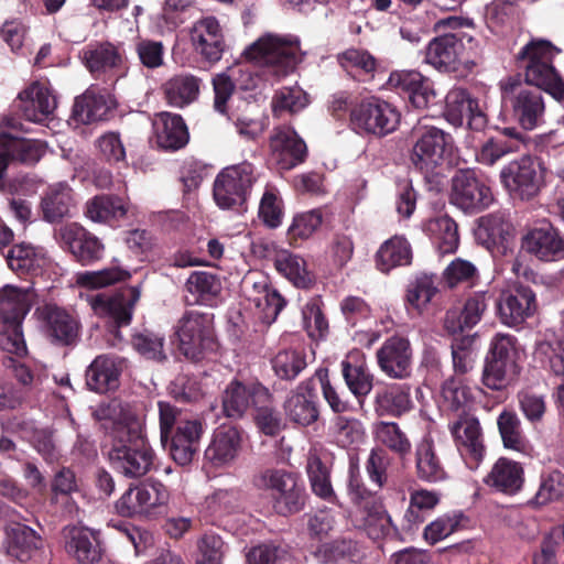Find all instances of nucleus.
<instances>
[{"mask_svg":"<svg viewBox=\"0 0 564 564\" xmlns=\"http://www.w3.org/2000/svg\"><path fill=\"white\" fill-rule=\"evenodd\" d=\"M109 437L108 459L116 471L127 478H141L151 471L155 452L138 417L126 416L115 422Z\"/></svg>","mask_w":564,"mask_h":564,"instance_id":"1","label":"nucleus"},{"mask_svg":"<svg viewBox=\"0 0 564 564\" xmlns=\"http://www.w3.org/2000/svg\"><path fill=\"white\" fill-rule=\"evenodd\" d=\"M554 50L549 41H531L519 51L517 61L524 73V85L543 90L562 101L564 79L553 65Z\"/></svg>","mask_w":564,"mask_h":564,"instance_id":"2","label":"nucleus"},{"mask_svg":"<svg viewBox=\"0 0 564 564\" xmlns=\"http://www.w3.org/2000/svg\"><path fill=\"white\" fill-rule=\"evenodd\" d=\"M253 486L270 492L273 511L290 517L304 510L308 495L299 474L282 468H264L252 477Z\"/></svg>","mask_w":564,"mask_h":564,"instance_id":"3","label":"nucleus"},{"mask_svg":"<svg viewBox=\"0 0 564 564\" xmlns=\"http://www.w3.org/2000/svg\"><path fill=\"white\" fill-rule=\"evenodd\" d=\"M213 313L186 311L177 321L175 335L178 351L188 360L197 362L218 349Z\"/></svg>","mask_w":564,"mask_h":564,"instance_id":"4","label":"nucleus"},{"mask_svg":"<svg viewBox=\"0 0 564 564\" xmlns=\"http://www.w3.org/2000/svg\"><path fill=\"white\" fill-rule=\"evenodd\" d=\"M520 347L516 336L496 334L485 357L481 383L492 391L506 389L520 373Z\"/></svg>","mask_w":564,"mask_h":564,"instance_id":"5","label":"nucleus"},{"mask_svg":"<svg viewBox=\"0 0 564 564\" xmlns=\"http://www.w3.org/2000/svg\"><path fill=\"white\" fill-rule=\"evenodd\" d=\"M411 139L413 142L410 152L412 166L425 178L434 175L452 152L453 138L451 133L419 120L411 130Z\"/></svg>","mask_w":564,"mask_h":564,"instance_id":"6","label":"nucleus"},{"mask_svg":"<svg viewBox=\"0 0 564 564\" xmlns=\"http://www.w3.org/2000/svg\"><path fill=\"white\" fill-rule=\"evenodd\" d=\"M258 176L256 166L248 161L224 167L213 185L216 205L221 209L246 213Z\"/></svg>","mask_w":564,"mask_h":564,"instance_id":"7","label":"nucleus"},{"mask_svg":"<svg viewBox=\"0 0 564 564\" xmlns=\"http://www.w3.org/2000/svg\"><path fill=\"white\" fill-rule=\"evenodd\" d=\"M399 123L397 108L375 96L360 99L350 110V128L360 135L384 138L394 132Z\"/></svg>","mask_w":564,"mask_h":564,"instance_id":"8","label":"nucleus"},{"mask_svg":"<svg viewBox=\"0 0 564 564\" xmlns=\"http://www.w3.org/2000/svg\"><path fill=\"white\" fill-rule=\"evenodd\" d=\"M502 101L522 129L531 131L544 123L545 102L538 88L509 78L502 86Z\"/></svg>","mask_w":564,"mask_h":564,"instance_id":"9","label":"nucleus"},{"mask_svg":"<svg viewBox=\"0 0 564 564\" xmlns=\"http://www.w3.org/2000/svg\"><path fill=\"white\" fill-rule=\"evenodd\" d=\"M473 44L474 37L465 32H445L429 42L424 62L438 72H457L470 62Z\"/></svg>","mask_w":564,"mask_h":564,"instance_id":"10","label":"nucleus"},{"mask_svg":"<svg viewBox=\"0 0 564 564\" xmlns=\"http://www.w3.org/2000/svg\"><path fill=\"white\" fill-rule=\"evenodd\" d=\"M300 43L278 35H267L250 46L243 55L248 61L272 67L276 76L283 77L292 73L301 62Z\"/></svg>","mask_w":564,"mask_h":564,"instance_id":"11","label":"nucleus"},{"mask_svg":"<svg viewBox=\"0 0 564 564\" xmlns=\"http://www.w3.org/2000/svg\"><path fill=\"white\" fill-rule=\"evenodd\" d=\"M495 200L487 180L474 169H459L451 180L449 202L466 214H478Z\"/></svg>","mask_w":564,"mask_h":564,"instance_id":"12","label":"nucleus"},{"mask_svg":"<svg viewBox=\"0 0 564 564\" xmlns=\"http://www.w3.org/2000/svg\"><path fill=\"white\" fill-rule=\"evenodd\" d=\"M499 177L508 194L520 200H530L538 196L544 183L542 166L530 155H522L506 164Z\"/></svg>","mask_w":564,"mask_h":564,"instance_id":"13","label":"nucleus"},{"mask_svg":"<svg viewBox=\"0 0 564 564\" xmlns=\"http://www.w3.org/2000/svg\"><path fill=\"white\" fill-rule=\"evenodd\" d=\"M30 308V295L26 291L10 285L0 291V324L9 334L7 345H11L6 348L15 355L26 352L22 322Z\"/></svg>","mask_w":564,"mask_h":564,"instance_id":"14","label":"nucleus"},{"mask_svg":"<svg viewBox=\"0 0 564 564\" xmlns=\"http://www.w3.org/2000/svg\"><path fill=\"white\" fill-rule=\"evenodd\" d=\"M496 310L501 324L520 329L538 311L536 294L529 285L513 283L500 292Z\"/></svg>","mask_w":564,"mask_h":564,"instance_id":"15","label":"nucleus"},{"mask_svg":"<svg viewBox=\"0 0 564 564\" xmlns=\"http://www.w3.org/2000/svg\"><path fill=\"white\" fill-rule=\"evenodd\" d=\"M272 398L269 389L262 383L231 380L221 393V412L230 420H241L249 408Z\"/></svg>","mask_w":564,"mask_h":564,"instance_id":"16","label":"nucleus"},{"mask_svg":"<svg viewBox=\"0 0 564 564\" xmlns=\"http://www.w3.org/2000/svg\"><path fill=\"white\" fill-rule=\"evenodd\" d=\"M56 236L62 247L83 265H90L104 256L105 246L99 238L77 223L62 226L56 231Z\"/></svg>","mask_w":564,"mask_h":564,"instance_id":"17","label":"nucleus"},{"mask_svg":"<svg viewBox=\"0 0 564 564\" xmlns=\"http://www.w3.org/2000/svg\"><path fill=\"white\" fill-rule=\"evenodd\" d=\"M451 433L467 467L471 470L477 469L486 452L479 420L463 414L451 425Z\"/></svg>","mask_w":564,"mask_h":564,"instance_id":"18","label":"nucleus"},{"mask_svg":"<svg viewBox=\"0 0 564 564\" xmlns=\"http://www.w3.org/2000/svg\"><path fill=\"white\" fill-rule=\"evenodd\" d=\"M271 158L280 170L290 171L305 162L307 145L291 127H276L269 138Z\"/></svg>","mask_w":564,"mask_h":564,"instance_id":"19","label":"nucleus"},{"mask_svg":"<svg viewBox=\"0 0 564 564\" xmlns=\"http://www.w3.org/2000/svg\"><path fill=\"white\" fill-rule=\"evenodd\" d=\"M43 324L46 338L57 346H70L79 336V322L65 308L45 304L35 311Z\"/></svg>","mask_w":564,"mask_h":564,"instance_id":"20","label":"nucleus"},{"mask_svg":"<svg viewBox=\"0 0 564 564\" xmlns=\"http://www.w3.org/2000/svg\"><path fill=\"white\" fill-rule=\"evenodd\" d=\"M376 358L380 370L391 379L403 380L412 373V348L405 337L387 338L376 351Z\"/></svg>","mask_w":564,"mask_h":564,"instance_id":"21","label":"nucleus"},{"mask_svg":"<svg viewBox=\"0 0 564 564\" xmlns=\"http://www.w3.org/2000/svg\"><path fill=\"white\" fill-rule=\"evenodd\" d=\"M521 248L542 262L564 259V236L552 224L530 229L521 239Z\"/></svg>","mask_w":564,"mask_h":564,"instance_id":"22","label":"nucleus"},{"mask_svg":"<svg viewBox=\"0 0 564 564\" xmlns=\"http://www.w3.org/2000/svg\"><path fill=\"white\" fill-rule=\"evenodd\" d=\"M189 37L195 53L204 61L215 64L221 59L226 43L223 28L215 17H203L195 21Z\"/></svg>","mask_w":564,"mask_h":564,"instance_id":"23","label":"nucleus"},{"mask_svg":"<svg viewBox=\"0 0 564 564\" xmlns=\"http://www.w3.org/2000/svg\"><path fill=\"white\" fill-rule=\"evenodd\" d=\"M202 435V423L197 420H187L178 423L175 432L162 445L177 465L187 466L198 456Z\"/></svg>","mask_w":564,"mask_h":564,"instance_id":"24","label":"nucleus"},{"mask_svg":"<svg viewBox=\"0 0 564 564\" xmlns=\"http://www.w3.org/2000/svg\"><path fill=\"white\" fill-rule=\"evenodd\" d=\"M389 84L415 109H426L436 102V93L430 78L415 70L392 73Z\"/></svg>","mask_w":564,"mask_h":564,"instance_id":"25","label":"nucleus"},{"mask_svg":"<svg viewBox=\"0 0 564 564\" xmlns=\"http://www.w3.org/2000/svg\"><path fill=\"white\" fill-rule=\"evenodd\" d=\"M128 368L123 357L107 354L97 356L86 370V384L90 391L107 393L120 386V377Z\"/></svg>","mask_w":564,"mask_h":564,"instance_id":"26","label":"nucleus"},{"mask_svg":"<svg viewBox=\"0 0 564 564\" xmlns=\"http://www.w3.org/2000/svg\"><path fill=\"white\" fill-rule=\"evenodd\" d=\"M475 236L492 254L506 256L513 239V227L503 213H491L478 219Z\"/></svg>","mask_w":564,"mask_h":564,"instance_id":"27","label":"nucleus"},{"mask_svg":"<svg viewBox=\"0 0 564 564\" xmlns=\"http://www.w3.org/2000/svg\"><path fill=\"white\" fill-rule=\"evenodd\" d=\"M288 420L294 425L306 427L319 419V406L312 379L302 381L284 402Z\"/></svg>","mask_w":564,"mask_h":564,"instance_id":"28","label":"nucleus"},{"mask_svg":"<svg viewBox=\"0 0 564 564\" xmlns=\"http://www.w3.org/2000/svg\"><path fill=\"white\" fill-rule=\"evenodd\" d=\"M65 551L77 564H96L102 557L99 532L87 527L64 529Z\"/></svg>","mask_w":564,"mask_h":564,"instance_id":"29","label":"nucleus"},{"mask_svg":"<svg viewBox=\"0 0 564 564\" xmlns=\"http://www.w3.org/2000/svg\"><path fill=\"white\" fill-rule=\"evenodd\" d=\"M487 295L484 292L469 296L463 307H451L443 319V329L447 335L464 333L475 327L487 310Z\"/></svg>","mask_w":564,"mask_h":564,"instance_id":"30","label":"nucleus"},{"mask_svg":"<svg viewBox=\"0 0 564 564\" xmlns=\"http://www.w3.org/2000/svg\"><path fill=\"white\" fill-rule=\"evenodd\" d=\"M156 144L165 151L183 149L189 141V132L183 117L178 113L161 111L152 121Z\"/></svg>","mask_w":564,"mask_h":564,"instance_id":"31","label":"nucleus"},{"mask_svg":"<svg viewBox=\"0 0 564 564\" xmlns=\"http://www.w3.org/2000/svg\"><path fill=\"white\" fill-rule=\"evenodd\" d=\"M7 262L17 275L35 276L42 274L50 264V258L43 247L21 241L9 249Z\"/></svg>","mask_w":564,"mask_h":564,"instance_id":"32","label":"nucleus"},{"mask_svg":"<svg viewBox=\"0 0 564 564\" xmlns=\"http://www.w3.org/2000/svg\"><path fill=\"white\" fill-rule=\"evenodd\" d=\"M17 105L22 117L32 122L45 121L56 108V99L51 90L35 82L22 90Z\"/></svg>","mask_w":564,"mask_h":564,"instance_id":"33","label":"nucleus"},{"mask_svg":"<svg viewBox=\"0 0 564 564\" xmlns=\"http://www.w3.org/2000/svg\"><path fill=\"white\" fill-rule=\"evenodd\" d=\"M80 57L86 68L96 78L121 68L123 63L119 47L110 42H95L86 45L80 52Z\"/></svg>","mask_w":564,"mask_h":564,"instance_id":"34","label":"nucleus"},{"mask_svg":"<svg viewBox=\"0 0 564 564\" xmlns=\"http://www.w3.org/2000/svg\"><path fill=\"white\" fill-rule=\"evenodd\" d=\"M372 406L378 416L400 417L412 408L410 389L397 383L379 386L375 391Z\"/></svg>","mask_w":564,"mask_h":564,"instance_id":"35","label":"nucleus"},{"mask_svg":"<svg viewBox=\"0 0 564 564\" xmlns=\"http://www.w3.org/2000/svg\"><path fill=\"white\" fill-rule=\"evenodd\" d=\"M485 485L494 490L506 494H518L524 484V469L521 463L500 457L484 478Z\"/></svg>","mask_w":564,"mask_h":564,"instance_id":"36","label":"nucleus"},{"mask_svg":"<svg viewBox=\"0 0 564 564\" xmlns=\"http://www.w3.org/2000/svg\"><path fill=\"white\" fill-rule=\"evenodd\" d=\"M112 108L109 94L91 86L82 96L76 97L72 117L77 122L89 124L105 120Z\"/></svg>","mask_w":564,"mask_h":564,"instance_id":"37","label":"nucleus"},{"mask_svg":"<svg viewBox=\"0 0 564 564\" xmlns=\"http://www.w3.org/2000/svg\"><path fill=\"white\" fill-rule=\"evenodd\" d=\"M188 305L215 307L223 290L220 279L208 271H193L185 282Z\"/></svg>","mask_w":564,"mask_h":564,"instance_id":"38","label":"nucleus"},{"mask_svg":"<svg viewBox=\"0 0 564 564\" xmlns=\"http://www.w3.org/2000/svg\"><path fill=\"white\" fill-rule=\"evenodd\" d=\"M241 445V434L234 426H220L213 434L210 444L205 449V459L219 467L232 462Z\"/></svg>","mask_w":564,"mask_h":564,"instance_id":"39","label":"nucleus"},{"mask_svg":"<svg viewBox=\"0 0 564 564\" xmlns=\"http://www.w3.org/2000/svg\"><path fill=\"white\" fill-rule=\"evenodd\" d=\"M127 202L117 195L101 194L88 199L85 204V216L94 223L117 226L126 218Z\"/></svg>","mask_w":564,"mask_h":564,"instance_id":"40","label":"nucleus"},{"mask_svg":"<svg viewBox=\"0 0 564 564\" xmlns=\"http://www.w3.org/2000/svg\"><path fill=\"white\" fill-rule=\"evenodd\" d=\"M74 196V191L66 183L50 186L41 198L43 219L54 224L70 217V210L75 207Z\"/></svg>","mask_w":564,"mask_h":564,"instance_id":"41","label":"nucleus"},{"mask_svg":"<svg viewBox=\"0 0 564 564\" xmlns=\"http://www.w3.org/2000/svg\"><path fill=\"white\" fill-rule=\"evenodd\" d=\"M362 509L365 512L364 527L370 539H402L399 528L392 522L381 501L372 499L371 502L364 505Z\"/></svg>","mask_w":564,"mask_h":564,"instance_id":"42","label":"nucleus"},{"mask_svg":"<svg viewBox=\"0 0 564 564\" xmlns=\"http://www.w3.org/2000/svg\"><path fill=\"white\" fill-rule=\"evenodd\" d=\"M7 552L20 562L29 561L42 546V538L30 527L13 522L7 529Z\"/></svg>","mask_w":564,"mask_h":564,"instance_id":"43","label":"nucleus"},{"mask_svg":"<svg viewBox=\"0 0 564 564\" xmlns=\"http://www.w3.org/2000/svg\"><path fill=\"white\" fill-rule=\"evenodd\" d=\"M412 258L410 242L404 237L395 235L381 243L375 254V264L377 270L388 274L398 267L410 265Z\"/></svg>","mask_w":564,"mask_h":564,"instance_id":"44","label":"nucleus"},{"mask_svg":"<svg viewBox=\"0 0 564 564\" xmlns=\"http://www.w3.org/2000/svg\"><path fill=\"white\" fill-rule=\"evenodd\" d=\"M0 151H6L13 164L33 166L45 154V147L39 140L0 133Z\"/></svg>","mask_w":564,"mask_h":564,"instance_id":"45","label":"nucleus"},{"mask_svg":"<svg viewBox=\"0 0 564 564\" xmlns=\"http://www.w3.org/2000/svg\"><path fill=\"white\" fill-rule=\"evenodd\" d=\"M200 82L192 74H177L167 79L161 89L170 106L184 108L198 98Z\"/></svg>","mask_w":564,"mask_h":564,"instance_id":"46","label":"nucleus"},{"mask_svg":"<svg viewBox=\"0 0 564 564\" xmlns=\"http://www.w3.org/2000/svg\"><path fill=\"white\" fill-rule=\"evenodd\" d=\"M415 473L424 482H438L447 477L445 467L431 438H423L415 448Z\"/></svg>","mask_w":564,"mask_h":564,"instance_id":"47","label":"nucleus"},{"mask_svg":"<svg viewBox=\"0 0 564 564\" xmlns=\"http://www.w3.org/2000/svg\"><path fill=\"white\" fill-rule=\"evenodd\" d=\"M497 426L505 448L530 454L532 446L524 434L520 417L513 410L503 409L497 417Z\"/></svg>","mask_w":564,"mask_h":564,"instance_id":"48","label":"nucleus"},{"mask_svg":"<svg viewBox=\"0 0 564 564\" xmlns=\"http://www.w3.org/2000/svg\"><path fill=\"white\" fill-rule=\"evenodd\" d=\"M139 296L140 293L137 289L130 290L129 297H126L123 294L112 296L98 295L95 300V308L106 313L117 327L127 326L131 323L133 306Z\"/></svg>","mask_w":564,"mask_h":564,"instance_id":"49","label":"nucleus"},{"mask_svg":"<svg viewBox=\"0 0 564 564\" xmlns=\"http://www.w3.org/2000/svg\"><path fill=\"white\" fill-rule=\"evenodd\" d=\"M274 268L296 288L308 289L314 283V276L307 270L306 261L286 250L275 254Z\"/></svg>","mask_w":564,"mask_h":564,"instance_id":"50","label":"nucleus"},{"mask_svg":"<svg viewBox=\"0 0 564 564\" xmlns=\"http://www.w3.org/2000/svg\"><path fill=\"white\" fill-rule=\"evenodd\" d=\"M426 231L432 236L433 241L441 254L454 253L459 245L458 226L447 215L430 219L426 224Z\"/></svg>","mask_w":564,"mask_h":564,"instance_id":"51","label":"nucleus"},{"mask_svg":"<svg viewBox=\"0 0 564 564\" xmlns=\"http://www.w3.org/2000/svg\"><path fill=\"white\" fill-rule=\"evenodd\" d=\"M438 283V276L434 273L421 272L415 274L406 286V304L421 312L437 294Z\"/></svg>","mask_w":564,"mask_h":564,"instance_id":"52","label":"nucleus"},{"mask_svg":"<svg viewBox=\"0 0 564 564\" xmlns=\"http://www.w3.org/2000/svg\"><path fill=\"white\" fill-rule=\"evenodd\" d=\"M306 473L313 494L323 500L334 503L336 495L330 482V471L317 454L310 453Z\"/></svg>","mask_w":564,"mask_h":564,"instance_id":"53","label":"nucleus"},{"mask_svg":"<svg viewBox=\"0 0 564 564\" xmlns=\"http://www.w3.org/2000/svg\"><path fill=\"white\" fill-rule=\"evenodd\" d=\"M341 373L347 388L362 406L373 388V375L365 365H354L347 360L341 361Z\"/></svg>","mask_w":564,"mask_h":564,"instance_id":"54","label":"nucleus"},{"mask_svg":"<svg viewBox=\"0 0 564 564\" xmlns=\"http://www.w3.org/2000/svg\"><path fill=\"white\" fill-rule=\"evenodd\" d=\"M564 499V474L558 469L544 470L540 475V485L529 500L532 507H543Z\"/></svg>","mask_w":564,"mask_h":564,"instance_id":"55","label":"nucleus"},{"mask_svg":"<svg viewBox=\"0 0 564 564\" xmlns=\"http://www.w3.org/2000/svg\"><path fill=\"white\" fill-rule=\"evenodd\" d=\"M452 337L451 354L453 368L456 375H466L474 367L477 335L455 334Z\"/></svg>","mask_w":564,"mask_h":564,"instance_id":"56","label":"nucleus"},{"mask_svg":"<svg viewBox=\"0 0 564 564\" xmlns=\"http://www.w3.org/2000/svg\"><path fill=\"white\" fill-rule=\"evenodd\" d=\"M469 519L463 511L445 513L424 528V539L430 544H435L454 532L468 527Z\"/></svg>","mask_w":564,"mask_h":564,"instance_id":"57","label":"nucleus"},{"mask_svg":"<svg viewBox=\"0 0 564 564\" xmlns=\"http://www.w3.org/2000/svg\"><path fill=\"white\" fill-rule=\"evenodd\" d=\"M376 440L401 459L411 453V442L395 422H378L375 425Z\"/></svg>","mask_w":564,"mask_h":564,"instance_id":"58","label":"nucleus"},{"mask_svg":"<svg viewBox=\"0 0 564 564\" xmlns=\"http://www.w3.org/2000/svg\"><path fill=\"white\" fill-rule=\"evenodd\" d=\"M323 219V212L319 208L296 214L286 232L289 243L299 247L319 229Z\"/></svg>","mask_w":564,"mask_h":564,"instance_id":"59","label":"nucleus"},{"mask_svg":"<svg viewBox=\"0 0 564 564\" xmlns=\"http://www.w3.org/2000/svg\"><path fill=\"white\" fill-rule=\"evenodd\" d=\"M477 100L464 88H453L445 97V118L453 126L460 127L467 115L476 108Z\"/></svg>","mask_w":564,"mask_h":564,"instance_id":"60","label":"nucleus"},{"mask_svg":"<svg viewBox=\"0 0 564 564\" xmlns=\"http://www.w3.org/2000/svg\"><path fill=\"white\" fill-rule=\"evenodd\" d=\"M274 375L281 380H294L307 366L305 355L296 349L280 350L272 359Z\"/></svg>","mask_w":564,"mask_h":564,"instance_id":"61","label":"nucleus"},{"mask_svg":"<svg viewBox=\"0 0 564 564\" xmlns=\"http://www.w3.org/2000/svg\"><path fill=\"white\" fill-rule=\"evenodd\" d=\"M535 354L544 368L564 378V336L539 343Z\"/></svg>","mask_w":564,"mask_h":564,"instance_id":"62","label":"nucleus"},{"mask_svg":"<svg viewBox=\"0 0 564 564\" xmlns=\"http://www.w3.org/2000/svg\"><path fill=\"white\" fill-rule=\"evenodd\" d=\"M514 152H518L517 141L507 140L505 137H490L476 152V160L482 165L492 166L503 156Z\"/></svg>","mask_w":564,"mask_h":564,"instance_id":"63","label":"nucleus"},{"mask_svg":"<svg viewBox=\"0 0 564 564\" xmlns=\"http://www.w3.org/2000/svg\"><path fill=\"white\" fill-rule=\"evenodd\" d=\"M258 216L263 225L275 229L282 225L284 204L274 187H267L259 204Z\"/></svg>","mask_w":564,"mask_h":564,"instance_id":"64","label":"nucleus"}]
</instances>
